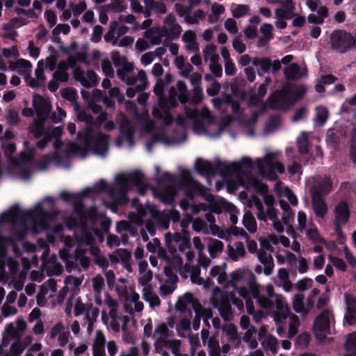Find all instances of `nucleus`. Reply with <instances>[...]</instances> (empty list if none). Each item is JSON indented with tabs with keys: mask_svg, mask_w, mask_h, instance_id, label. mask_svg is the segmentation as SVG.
I'll use <instances>...</instances> for the list:
<instances>
[{
	"mask_svg": "<svg viewBox=\"0 0 356 356\" xmlns=\"http://www.w3.org/2000/svg\"><path fill=\"white\" fill-rule=\"evenodd\" d=\"M164 77L165 81L161 79H157L153 91L156 96L157 102L161 109H172L177 105L176 89L172 87L168 91V97L163 95V90L165 85L170 83L173 76L170 73H166Z\"/></svg>",
	"mask_w": 356,
	"mask_h": 356,
	"instance_id": "obj_6",
	"label": "nucleus"
},
{
	"mask_svg": "<svg viewBox=\"0 0 356 356\" xmlns=\"http://www.w3.org/2000/svg\"><path fill=\"white\" fill-rule=\"evenodd\" d=\"M134 118L140 125L142 131L152 134L146 143V147L152 152L156 143H161L166 145H179L187 140L186 129L191 126L195 134L206 132L205 122H211V118H207L204 114L209 113H184L175 119L172 113H152L154 118L161 121L163 131L153 133L155 121L151 119L149 113H134Z\"/></svg>",
	"mask_w": 356,
	"mask_h": 356,
	"instance_id": "obj_1",
	"label": "nucleus"
},
{
	"mask_svg": "<svg viewBox=\"0 0 356 356\" xmlns=\"http://www.w3.org/2000/svg\"><path fill=\"white\" fill-rule=\"evenodd\" d=\"M155 172L156 175L158 176L156 179L158 184H163L165 182H171L174 181V176L171 173L165 172L161 174V168L158 165L155 167Z\"/></svg>",
	"mask_w": 356,
	"mask_h": 356,
	"instance_id": "obj_51",
	"label": "nucleus"
},
{
	"mask_svg": "<svg viewBox=\"0 0 356 356\" xmlns=\"http://www.w3.org/2000/svg\"><path fill=\"white\" fill-rule=\"evenodd\" d=\"M223 247L224 244L221 241L213 239L208 248L210 256L212 258H215L218 252H221L223 250Z\"/></svg>",
	"mask_w": 356,
	"mask_h": 356,
	"instance_id": "obj_53",
	"label": "nucleus"
},
{
	"mask_svg": "<svg viewBox=\"0 0 356 356\" xmlns=\"http://www.w3.org/2000/svg\"><path fill=\"white\" fill-rule=\"evenodd\" d=\"M138 177L135 175L125 177L124 174H120L116 176L115 183L120 187L119 190L111 188L109 190V196L112 200L111 208L117 209L118 205L127 204L129 202L127 196L130 187L127 181L136 182Z\"/></svg>",
	"mask_w": 356,
	"mask_h": 356,
	"instance_id": "obj_7",
	"label": "nucleus"
},
{
	"mask_svg": "<svg viewBox=\"0 0 356 356\" xmlns=\"http://www.w3.org/2000/svg\"><path fill=\"white\" fill-rule=\"evenodd\" d=\"M234 163L238 168V172H230V175L232 173L240 174L241 172L242 168H246L250 170L254 168V162L248 156H243L238 163Z\"/></svg>",
	"mask_w": 356,
	"mask_h": 356,
	"instance_id": "obj_54",
	"label": "nucleus"
},
{
	"mask_svg": "<svg viewBox=\"0 0 356 356\" xmlns=\"http://www.w3.org/2000/svg\"><path fill=\"white\" fill-rule=\"evenodd\" d=\"M295 8L294 2L282 5V7L275 10V17L279 19H290L294 17Z\"/></svg>",
	"mask_w": 356,
	"mask_h": 356,
	"instance_id": "obj_33",
	"label": "nucleus"
},
{
	"mask_svg": "<svg viewBox=\"0 0 356 356\" xmlns=\"http://www.w3.org/2000/svg\"><path fill=\"white\" fill-rule=\"evenodd\" d=\"M211 304L218 309L220 316L225 320L228 321L229 315L232 314V306L228 302L227 296L222 297L218 292L214 293L211 298Z\"/></svg>",
	"mask_w": 356,
	"mask_h": 356,
	"instance_id": "obj_14",
	"label": "nucleus"
},
{
	"mask_svg": "<svg viewBox=\"0 0 356 356\" xmlns=\"http://www.w3.org/2000/svg\"><path fill=\"white\" fill-rule=\"evenodd\" d=\"M305 72L302 70L296 63H292L284 68V75L286 79H298L305 75Z\"/></svg>",
	"mask_w": 356,
	"mask_h": 356,
	"instance_id": "obj_35",
	"label": "nucleus"
},
{
	"mask_svg": "<svg viewBox=\"0 0 356 356\" xmlns=\"http://www.w3.org/2000/svg\"><path fill=\"white\" fill-rule=\"evenodd\" d=\"M181 341L179 339H168L165 337H160L154 342V352L160 353L163 348H170L175 356L180 355V347Z\"/></svg>",
	"mask_w": 356,
	"mask_h": 356,
	"instance_id": "obj_13",
	"label": "nucleus"
},
{
	"mask_svg": "<svg viewBox=\"0 0 356 356\" xmlns=\"http://www.w3.org/2000/svg\"><path fill=\"white\" fill-rule=\"evenodd\" d=\"M56 113H22V114L26 117H33L36 115L37 118L34 120L32 125L42 127H45V121L50 117V115Z\"/></svg>",
	"mask_w": 356,
	"mask_h": 356,
	"instance_id": "obj_41",
	"label": "nucleus"
},
{
	"mask_svg": "<svg viewBox=\"0 0 356 356\" xmlns=\"http://www.w3.org/2000/svg\"><path fill=\"white\" fill-rule=\"evenodd\" d=\"M124 174L125 177H129V176H131V175H135L138 177L136 182L127 181V183L130 187V190L133 187H137L138 193L140 195H144L146 193L147 190L148 189V186H147V184L144 183V174L141 171L135 170V171L129 172V173H124Z\"/></svg>",
	"mask_w": 356,
	"mask_h": 356,
	"instance_id": "obj_25",
	"label": "nucleus"
},
{
	"mask_svg": "<svg viewBox=\"0 0 356 356\" xmlns=\"http://www.w3.org/2000/svg\"><path fill=\"white\" fill-rule=\"evenodd\" d=\"M283 119L280 113L270 117L264 125V132L266 134L274 133L282 126Z\"/></svg>",
	"mask_w": 356,
	"mask_h": 356,
	"instance_id": "obj_30",
	"label": "nucleus"
},
{
	"mask_svg": "<svg viewBox=\"0 0 356 356\" xmlns=\"http://www.w3.org/2000/svg\"><path fill=\"white\" fill-rule=\"evenodd\" d=\"M205 17V13L202 10L198 9L195 11L193 15L188 13L186 16L185 22L189 24H197L200 20H204Z\"/></svg>",
	"mask_w": 356,
	"mask_h": 356,
	"instance_id": "obj_46",
	"label": "nucleus"
},
{
	"mask_svg": "<svg viewBox=\"0 0 356 356\" xmlns=\"http://www.w3.org/2000/svg\"><path fill=\"white\" fill-rule=\"evenodd\" d=\"M181 177L180 184L191 189V197H193L194 194L197 192L200 194H202V191L205 190V188L193 178L191 172L188 170L183 169L181 171Z\"/></svg>",
	"mask_w": 356,
	"mask_h": 356,
	"instance_id": "obj_20",
	"label": "nucleus"
},
{
	"mask_svg": "<svg viewBox=\"0 0 356 356\" xmlns=\"http://www.w3.org/2000/svg\"><path fill=\"white\" fill-rule=\"evenodd\" d=\"M69 6L74 17L79 16L87 8L86 0H79L78 2H70Z\"/></svg>",
	"mask_w": 356,
	"mask_h": 356,
	"instance_id": "obj_47",
	"label": "nucleus"
},
{
	"mask_svg": "<svg viewBox=\"0 0 356 356\" xmlns=\"http://www.w3.org/2000/svg\"><path fill=\"white\" fill-rule=\"evenodd\" d=\"M236 113L238 114L236 120L240 127L245 129V134L250 137L254 136V127L258 122L259 115L262 113H253V115L248 118L244 115L245 113Z\"/></svg>",
	"mask_w": 356,
	"mask_h": 356,
	"instance_id": "obj_18",
	"label": "nucleus"
},
{
	"mask_svg": "<svg viewBox=\"0 0 356 356\" xmlns=\"http://www.w3.org/2000/svg\"><path fill=\"white\" fill-rule=\"evenodd\" d=\"M193 301V294L190 292L186 293L182 297L179 298L176 304L175 308L181 313L186 312L187 305L191 304Z\"/></svg>",
	"mask_w": 356,
	"mask_h": 356,
	"instance_id": "obj_42",
	"label": "nucleus"
},
{
	"mask_svg": "<svg viewBox=\"0 0 356 356\" xmlns=\"http://www.w3.org/2000/svg\"><path fill=\"white\" fill-rule=\"evenodd\" d=\"M350 156L354 163H356V127H354L350 134Z\"/></svg>",
	"mask_w": 356,
	"mask_h": 356,
	"instance_id": "obj_52",
	"label": "nucleus"
},
{
	"mask_svg": "<svg viewBox=\"0 0 356 356\" xmlns=\"http://www.w3.org/2000/svg\"><path fill=\"white\" fill-rule=\"evenodd\" d=\"M135 79L134 85L136 86L138 92H142L146 90L149 86L147 73L143 70H140L136 76H134Z\"/></svg>",
	"mask_w": 356,
	"mask_h": 356,
	"instance_id": "obj_39",
	"label": "nucleus"
},
{
	"mask_svg": "<svg viewBox=\"0 0 356 356\" xmlns=\"http://www.w3.org/2000/svg\"><path fill=\"white\" fill-rule=\"evenodd\" d=\"M196 171L202 176L209 177L220 173L222 177L230 175V172H238V168L234 163H227L217 159L215 163L198 158L195 161Z\"/></svg>",
	"mask_w": 356,
	"mask_h": 356,
	"instance_id": "obj_4",
	"label": "nucleus"
},
{
	"mask_svg": "<svg viewBox=\"0 0 356 356\" xmlns=\"http://www.w3.org/2000/svg\"><path fill=\"white\" fill-rule=\"evenodd\" d=\"M44 18L45 19L48 26L52 28L56 25L57 15L55 11L51 9L46 10L44 13Z\"/></svg>",
	"mask_w": 356,
	"mask_h": 356,
	"instance_id": "obj_61",
	"label": "nucleus"
},
{
	"mask_svg": "<svg viewBox=\"0 0 356 356\" xmlns=\"http://www.w3.org/2000/svg\"><path fill=\"white\" fill-rule=\"evenodd\" d=\"M228 247L229 256L234 261H237L239 256L243 257L245 253L242 243H239V244L236 246V249H234L231 245H229Z\"/></svg>",
	"mask_w": 356,
	"mask_h": 356,
	"instance_id": "obj_55",
	"label": "nucleus"
},
{
	"mask_svg": "<svg viewBox=\"0 0 356 356\" xmlns=\"http://www.w3.org/2000/svg\"><path fill=\"white\" fill-rule=\"evenodd\" d=\"M243 224L244 227L250 232L254 233L257 231V222L250 211H246L243 216Z\"/></svg>",
	"mask_w": 356,
	"mask_h": 356,
	"instance_id": "obj_43",
	"label": "nucleus"
},
{
	"mask_svg": "<svg viewBox=\"0 0 356 356\" xmlns=\"http://www.w3.org/2000/svg\"><path fill=\"white\" fill-rule=\"evenodd\" d=\"M213 113L209 114H204L207 118H211L212 120L209 122H205L204 127L206 132L200 133L199 134H206L212 138L219 137L222 133L227 129V128L232 124L235 118L233 115H225L220 118V121L218 122L216 118L212 115Z\"/></svg>",
	"mask_w": 356,
	"mask_h": 356,
	"instance_id": "obj_8",
	"label": "nucleus"
},
{
	"mask_svg": "<svg viewBox=\"0 0 356 356\" xmlns=\"http://www.w3.org/2000/svg\"><path fill=\"white\" fill-rule=\"evenodd\" d=\"M307 236L308 238L314 243H321L323 244L325 243V239L320 236L316 227H314V228H309L307 230Z\"/></svg>",
	"mask_w": 356,
	"mask_h": 356,
	"instance_id": "obj_56",
	"label": "nucleus"
},
{
	"mask_svg": "<svg viewBox=\"0 0 356 356\" xmlns=\"http://www.w3.org/2000/svg\"><path fill=\"white\" fill-rule=\"evenodd\" d=\"M346 350L350 353L356 351V332L348 335L346 343Z\"/></svg>",
	"mask_w": 356,
	"mask_h": 356,
	"instance_id": "obj_64",
	"label": "nucleus"
},
{
	"mask_svg": "<svg viewBox=\"0 0 356 356\" xmlns=\"http://www.w3.org/2000/svg\"><path fill=\"white\" fill-rule=\"evenodd\" d=\"M232 15L235 18H241L248 15L250 12V7L248 5L237 4L233 6Z\"/></svg>",
	"mask_w": 356,
	"mask_h": 356,
	"instance_id": "obj_50",
	"label": "nucleus"
},
{
	"mask_svg": "<svg viewBox=\"0 0 356 356\" xmlns=\"http://www.w3.org/2000/svg\"><path fill=\"white\" fill-rule=\"evenodd\" d=\"M77 140L85 152H92L95 154L105 156L108 150V136L102 131H94L93 128H84L77 133Z\"/></svg>",
	"mask_w": 356,
	"mask_h": 356,
	"instance_id": "obj_2",
	"label": "nucleus"
},
{
	"mask_svg": "<svg viewBox=\"0 0 356 356\" xmlns=\"http://www.w3.org/2000/svg\"><path fill=\"white\" fill-rule=\"evenodd\" d=\"M1 29L4 31L3 33V37L4 38L15 40L18 37V33L15 31V29L17 28L15 26L11 25L10 22L3 24Z\"/></svg>",
	"mask_w": 356,
	"mask_h": 356,
	"instance_id": "obj_45",
	"label": "nucleus"
},
{
	"mask_svg": "<svg viewBox=\"0 0 356 356\" xmlns=\"http://www.w3.org/2000/svg\"><path fill=\"white\" fill-rule=\"evenodd\" d=\"M202 55L205 62L212 63L219 60V56L217 54V47L213 44H207L202 50Z\"/></svg>",
	"mask_w": 356,
	"mask_h": 356,
	"instance_id": "obj_38",
	"label": "nucleus"
},
{
	"mask_svg": "<svg viewBox=\"0 0 356 356\" xmlns=\"http://www.w3.org/2000/svg\"><path fill=\"white\" fill-rule=\"evenodd\" d=\"M332 189V182L329 177H325L320 181H317L310 188L311 197L319 196L323 197L324 195L328 194Z\"/></svg>",
	"mask_w": 356,
	"mask_h": 356,
	"instance_id": "obj_21",
	"label": "nucleus"
},
{
	"mask_svg": "<svg viewBox=\"0 0 356 356\" xmlns=\"http://www.w3.org/2000/svg\"><path fill=\"white\" fill-rule=\"evenodd\" d=\"M164 26L161 27L166 37L174 39L178 38L182 31L181 26L177 22L173 14H168L163 19Z\"/></svg>",
	"mask_w": 356,
	"mask_h": 356,
	"instance_id": "obj_17",
	"label": "nucleus"
},
{
	"mask_svg": "<svg viewBox=\"0 0 356 356\" xmlns=\"http://www.w3.org/2000/svg\"><path fill=\"white\" fill-rule=\"evenodd\" d=\"M50 217V213L44 209L42 204L38 203L32 209L23 210L18 204L13 205L8 211L0 216V222L15 224L18 220H31L38 219L41 222L47 221Z\"/></svg>",
	"mask_w": 356,
	"mask_h": 356,
	"instance_id": "obj_3",
	"label": "nucleus"
},
{
	"mask_svg": "<svg viewBox=\"0 0 356 356\" xmlns=\"http://www.w3.org/2000/svg\"><path fill=\"white\" fill-rule=\"evenodd\" d=\"M214 108L219 109L225 108V106L230 105L232 111H238L240 106L236 101H234L232 97L229 95H222L220 97L214 98L212 99Z\"/></svg>",
	"mask_w": 356,
	"mask_h": 356,
	"instance_id": "obj_27",
	"label": "nucleus"
},
{
	"mask_svg": "<svg viewBox=\"0 0 356 356\" xmlns=\"http://www.w3.org/2000/svg\"><path fill=\"white\" fill-rule=\"evenodd\" d=\"M76 61L86 63L85 54L79 53L75 56H69L67 60L60 61L57 67L54 70L53 79L48 83V89L55 92L59 88L58 82H66L70 75L68 73L69 67H74Z\"/></svg>",
	"mask_w": 356,
	"mask_h": 356,
	"instance_id": "obj_5",
	"label": "nucleus"
},
{
	"mask_svg": "<svg viewBox=\"0 0 356 356\" xmlns=\"http://www.w3.org/2000/svg\"><path fill=\"white\" fill-rule=\"evenodd\" d=\"M177 88L179 92V95H177V101L179 100L183 104L187 103L188 95L187 93L186 84L182 81H178L177 83Z\"/></svg>",
	"mask_w": 356,
	"mask_h": 356,
	"instance_id": "obj_48",
	"label": "nucleus"
},
{
	"mask_svg": "<svg viewBox=\"0 0 356 356\" xmlns=\"http://www.w3.org/2000/svg\"><path fill=\"white\" fill-rule=\"evenodd\" d=\"M112 187H109L104 179H100L99 181L93 187H87L82 191V196H90L97 195L100 193H108Z\"/></svg>",
	"mask_w": 356,
	"mask_h": 356,
	"instance_id": "obj_29",
	"label": "nucleus"
},
{
	"mask_svg": "<svg viewBox=\"0 0 356 356\" xmlns=\"http://www.w3.org/2000/svg\"><path fill=\"white\" fill-rule=\"evenodd\" d=\"M309 142L306 135L297 140V147L298 152L301 154H307L309 152Z\"/></svg>",
	"mask_w": 356,
	"mask_h": 356,
	"instance_id": "obj_57",
	"label": "nucleus"
},
{
	"mask_svg": "<svg viewBox=\"0 0 356 356\" xmlns=\"http://www.w3.org/2000/svg\"><path fill=\"white\" fill-rule=\"evenodd\" d=\"M31 62L23 58L9 62V69L12 71H17L20 74L29 75L31 72Z\"/></svg>",
	"mask_w": 356,
	"mask_h": 356,
	"instance_id": "obj_26",
	"label": "nucleus"
},
{
	"mask_svg": "<svg viewBox=\"0 0 356 356\" xmlns=\"http://www.w3.org/2000/svg\"><path fill=\"white\" fill-rule=\"evenodd\" d=\"M73 76L74 79L86 88H91L98 83L97 75L92 70L85 72L79 67L74 70Z\"/></svg>",
	"mask_w": 356,
	"mask_h": 356,
	"instance_id": "obj_16",
	"label": "nucleus"
},
{
	"mask_svg": "<svg viewBox=\"0 0 356 356\" xmlns=\"http://www.w3.org/2000/svg\"><path fill=\"white\" fill-rule=\"evenodd\" d=\"M332 47L339 53H345L354 44V38L343 31H337L331 35Z\"/></svg>",
	"mask_w": 356,
	"mask_h": 356,
	"instance_id": "obj_11",
	"label": "nucleus"
},
{
	"mask_svg": "<svg viewBox=\"0 0 356 356\" xmlns=\"http://www.w3.org/2000/svg\"><path fill=\"white\" fill-rule=\"evenodd\" d=\"M81 96L92 111H100L101 107L97 103L102 101V92L99 89H95L92 92L86 90H81Z\"/></svg>",
	"mask_w": 356,
	"mask_h": 356,
	"instance_id": "obj_19",
	"label": "nucleus"
},
{
	"mask_svg": "<svg viewBox=\"0 0 356 356\" xmlns=\"http://www.w3.org/2000/svg\"><path fill=\"white\" fill-rule=\"evenodd\" d=\"M181 40L187 51L196 53L199 51V44L197 41L196 34L193 31H186L181 36Z\"/></svg>",
	"mask_w": 356,
	"mask_h": 356,
	"instance_id": "obj_22",
	"label": "nucleus"
},
{
	"mask_svg": "<svg viewBox=\"0 0 356 356\" xmlns=\"http://www.w3.org/2000/svg\"><path fill=\"white\" fill-rule=\"evenodd\" d=\"M314 212L315 215L321 218H324L327 213V206L323 197H311Z\"/></svg>",
	"mask_w": 356,
	"mask_h": 356,
	"instance_id": "obj_31",
	"label": "nucleus"
},
{
	"mask_svg": "<svg viewBox=\"0 0 356 356\" xmlns=\"http://www.w3.org/2000/svg\"><path fill=\"white\" fill-rule=\"evenodd\" d=\"M213 292H218V294L220 295L222 297L227 296L228 302L230 304L231 302H232V304L236 306L239 309L243 308V302L242 300L237 298L234 292H227L225 291H222L219 287H216L213 289Z\"/></svg>",
	"mask_w": 356,
	"mask_h": 356,
	"instance_id": "obj_40",
	"label": "nucleus"
},
{
	"mask_svg": "<svg viewBox=\"0 0 356 356\" xmlns=\"http://www.w3.org/2000/svg\"><path fill=\"white\" fill-rule=\"evenodd\" d=\"M346 139L344 131L337 129L329 131L327 136V143L334 148H337L340 143H343Z\"/></svg>",
	"mask_w": 356,
	"mask_h": 356,
	"instance_id": "obj_32",
	"label": "nucleus"
},
{
	"mask_svg": "<svg viewBox=\"0 0 356 356\" xmlns=\"http://www.w3.org/2000/svg\"><path fill=\"white\" fill-rule=\"evenodd\" d=\"M61 96L63 99L69 101L74 107V111H79V106L76 102L77 92L73 88H65L60 90Z\"/></svg>",
	"mask_w": 356,
	"mask_h": 356,
	"instance_id": "obj_37",
	"label": "nucleus"
},
{
	"mask_svg": "<svg viewBox=\"0 0 356 356\" xmlns=\"http://www.w3.org/2000/svg\"><path fill=\"white\" fill-rule=\"evenodd\" d=\"M253 65L257 67V73L261 76L262 72L267 73L271 71L276 73L281 68L280 61L275 60L273 62L268 58H253Z\"/></svg>",
	"mask_w": 356,
	"mask_h": 356,
	"instance_id": "obj_15",
	"label": "nucleus"
},
{
	"mask_svg": "<svg viewBox=\"0 0 356 356\" xmlns=\"http://www.w3.org/2000/svg\"><path fill=\"white\" fill-rule=\"evenodd\" d=\"M334 222L346 224L350 218V209L348 203L341 200L334 209Z\"/></svg>",
	"mask_w": 356,
	"mask_h": 356,
	"instance_id": "obj_23",
	"label": "nucleus"
},
{
	"mask_svg": "<svg viewBox=\"0 0 356 356\" xmlns=\"http://www.w3.org/2000/svg\"><path fill=\"white\" fill-rule=\"evenodd\" d=\"M346 312L356 314V298L350 294H345Z\"/></svg>",
	"mask_w": 356,
	"mask_h": 356,
	"instance_id": "obj_60",
	"label": "nucleus"
},
{
	"mask_svg": "<svg viewBox=\"0 0 356 356\" xmlns=\"http://www.w3.org/2000/svg\"><path fill=\"white\" fill-rule=\"evenodd\" d=\"M71 28L67 24H58L52 29V34L58 36L60 34L67 35L70 32Z\"/></svg>",
	"mask_w": 356,
	"mask_h": 356,
	"instance_id": "obj_63",
	"label": "nucleus"
},
{
	"mask_svg": "<svg viewBox=\"0 0 356 356\" xmlns=\"http://www.w3.org/2000/svg\"><path fill=\"white\" fill-rule=\"evenodd\" d=\"M25 348L26 346L22 345L20 340L17 339L11 344L10 350L12 356H20Z\"/></svg>",
	"mask_w": 356,
	"mask_h": 356,
	"instance_id": "obj_62",
	"label": "nucleus"
},
{
	"mask_svg": "<svg viewBox=\"0 0 356 356\" xmlns=\"http://www.w3.org/2000/svg\"><path fill=\"white\" fill-rule=\"evenodd\" d=\"M163 36L165 35L161 27L147 29L143 33V37L153 45L159 44Z\"/></svg>",
	"mask_w": 356,
	"mask_h": 356,
	"instance_id": "obj_28",
	"label": "nucleus"
},
{
	"mask_svg": "<svg viewBox=\"0 0 356 356\" xmlns=\"http://www.w3.org/2000/svg\"><path fill=\"white\" fill-rule=\"evenodd\" d=\"M274 159V156L273 154H268L266 155L264 159L266 161V163L268 165L272 166L273 165V168L276 170L280 173H284L285 171V168L282 163L280 162H276L275 163H273V160Z\"/></svg>",
	"mask_w": 356,
	"mask_h": 356,
	"instance_id": "obj_58",
	"label": "nucleus"
},
{
	"mask_svg": "<svg viewBox=\"0 0 356 356\" xmlns=\"http://www.w3.org/2000/svg\"><path fill=\"white\" fill-rule=\"evenodd\" d=\"M204 99V93L202 88H193L192 90V95L188 97V102L190 104L197 105L200 104Z\"/></svg>",
	"mask_w": 356,
	"mask_h": 356,
	"instance_id": "obj_49",
	"label": "nucleus"
},
{
	"mask_svg": "<svg viewBox=\"0 0 356 356\" xmlns=\"http://www.w3.org/2000/svg\"><path fill=\"white\" fill-rule=\"evenodd\" d=\"M63 127L45 128L32 125L31 132L35 139H40L36 143L37 148L42 149L53 140L54 137L62 136Z\"/></svg>",
	"mask_w": 356,
	"mask_h": 356,
	"instance_id": "obj_9",
	"label": "nucleus"
},
{
	"mask_svg": "<svg viewBox=\"0 0 356 356\" xmlns=\"http://www.w3.org/2000/svg\"><path fill=\"white\" fill-rule=\"evenodd\" d=\"M134 66L132 63H127L118 67L116 70L118 77L128 86H134V75L130 74L134 70Z\"/></svg>",
	"mask_w": 356,
	"mask_h": 356,
	"instance_id": "obj_24",
	"label": "nucleus"
},
{
	"mask_svg": "<svg viewBox=\"0 0 356 356\" xmlns=\"http://www.w3.org/2000/svg\"><path fill=\"white\" fill-rule=\"evenodd\" d=\"M332 316V312L327 309H325L316 317L313 325L316 339L323 340L325 338V334H330V318Z\"/></svg>",
	"mask_w": 356,
	"mask_h": 356,
	"instance_id": "obj_10",
	"label": "nucleus"
},
{
	"mask_svg": "<svg viewBox=\"0 0 356 356\" xmlns=\"http://www.w3.org/2000/svg\"><path fill=\"white\" fill-rule=\"evenodd\" d=\"M211 14L209 15L208 21L209 23L213 24L218 22L219 16L225 13V8L222 5L214 3L211 6Z\"/></svg>",
	"mask_w": 356,
	"mask_h": 356,
	"instance_id": "obj_44",
	"label": "nucleus"
},
{
	"mask_svg": "<svg viewBox=\"0 0 356 356\" xmlns=\"http://www.w3.org/2000/svg\"><path fill=\"white\" fill-rule=\"evenodd\" d=\"M86 197L87 196H82L81 191V196L73 203L74 213L80 216H83L86 210L85 205L82 202V199Z\"/></svg>",
	"mask_w": 356,
	"mask_h": 356,
	"instance_id": "obj_59",
	"label": "nucleus"
},
{
	"mask_svg": "<svg viewBox=\"0 0 356 356\" xmlns=\"http://www.w3.org/2000/svg\"><path fill=\"white\" fill-rule=\"evenodd\" d=\"M33 105L35 111H51V105L49 100L40 95L33 96Z\"/></svg>",
	"mask_w": 356,
	"mask_h": 356,
	"instance_id": "obj_36",
	"label": "nucleus"
},
{
	"mask_svg": "<svg viewBox=\"0 0 356 356\" xmlns=\"http://www.w3.org/2000/svg\"><path fill=\"white\" fill-rule=\"evenodd\" d=\"M286 94L281 90L273 93L268 98L269 104L273 109L282 108L285 104Z\"/></svg>",
	"mask_w": 356,
	"mask_h": 356,
	"instance_id": "obj_34",
	"label": "nucleus"
},
{
	"mask_svg": "<svg viewBox=\"0 0 356 356\" xmlns=\"http://www.w3.org/2000/svg\"><path fill=\"white\" fill-rule=\"evenodd\" d=\"M120 120L119 131L120 137L125 139L130 146H133L134 142L135 129L131 124V120L125 115L124 113H119Z\"/></svg>",
	"mask_w": 356,
	"mask_h": 356,
	"instance_id": "obj_12",
	"label": "nucleus"
}]
</instances>
